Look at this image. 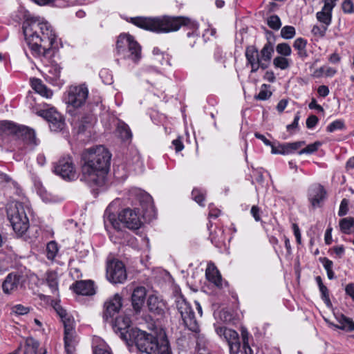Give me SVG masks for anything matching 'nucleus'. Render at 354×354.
Returning <instances> with one entry per match:
<instances>
[{"instance_id":"774afa93","label":"nucleus","mask_w":354,"mask_h":354,"mask_svg":"<svg viewBox=\"0 0 354 354\" xmlns=\"http://www.w3.org/2000/svg\"><path fill=\"white\" fill-rule=\"evenodd\" d=\"M346 293L354 301V284L348 283L345 288Z\"/></svg>"},{"instance_id":"5fc2aeb1","label":"nucleus","mask_w":354,"mask_h":354,"mask_svg":"<svg viewBox=\"0 0 354 354\" xmlns=\"http://www.w3.org/2000/svg\"><path fill=\"white\" fill-rule=\"evenodd\" d=\"M12 311L17 315H26L29 313V308L17 304L12 308Z\"/></svg>"},{"instance_id":"603ef678","label":"nucleus","mask_w":354,"mask_h":354,"mask_svg":"<svg viewBox=\"0 0 354 354\" xmlns=\"http://www.w3.org/2000/svg\"><path fill=\"white\" fill-rule=\"evenodd\" d=\"M192 195L194 200L197 203H198L201 205H203V202L205 200V197H204L203 194L200 192L199 190L196 189H194L192 192Z\"/></svg>"},{"instance_id":"393cba45","label":"nucleus","mask_w":354,"mask_h":354,"mask_svg":"<svg viewBox=\"0 0 354 354\" xmlns=\"http://www.w3.org/2000/svg\"><path fill=\"white\" fill-rule=\"evenodd\" d=\"M149 310L155 315H161L165 313V304L157 296L150 295L147 301Z\"/></svg>"},{"instance_id":"bb28decb","label":"nucleus","mask_w":354,"mask_h":354,"mask_svg":"<svg viewBox=\"0 0 354 354\" xmlns=\"http://www.w3.org/2000/svg\"><path fill=\"white\" fill-rule=\"evenodd\" d=\"M75 293L82 295H92L95 294L93 283L91 281H78L73 284Z\"/></svg>"},{"instance_id":"a18cd8bd","label":"nucleus","mask_w":354,"mask_h":354,"mask_svg":"<svg viewBox=\"0 0 354 354\" xmlns=\"http://www.w3.org/2000/svg\"><path fill=\"white\" fill-rule=\"evenodd\" d=\"M322 293V299L324 301L327 306H331V301L329 298L328 290L326 286H321L319 288Z\"/></svg>"},{"instance_id":"f3484780","label":"nucleus","mask_w":354,"mask_h":354,"mask_svg":"<svg viewBox=\"0 0 354 354\" xmlns=\"http://www.w3.org/2000/svg\"><path fill=\"white\" fill-rule=\"evenodd\" d=\"M118 220L126 227L133 230L139 229L142 225L138 213L130 208L121 211L118 214Z\"/></svg>"},{"instance_id":"58836bf2","label":"nucleus","mask_w":354,"mask_h":354,"mask_svg":"<svg viewBox=\"0 0 354 354\" xmlns=\"http://www.w3.org/2000/svg\"><path fill=\"white\" fill-rule=\"evenodd\" d=\"M118 131L119 136L123 140H129L132 136L131 130L126 124H122L119 125L118 127Z\"/></svg>"},{"instance_id":"052dcab7","label":"nucleus","mask_w":354,"mask_h":354,"mask_svg":"<svg viewBox=\"0 0 354 354\" xmlns=\"http://www.w3.org/2000/svg\"><path fill=\"white\" fill-rule=\"evenodd\" d=\"M172 145L174 146L176 152L182 151L184 148L183 142L180 138L174 140L172 141Z\"/></svg>"},{"instance_id":"680f3d73","label":"nucleus","mask_w":354,"mask_h":354,"mask_svg":"<svg viewBox=\"0 0 354 354\" xmlns=\"http://www.w3.org/2000/svg\"><path fill=\"white\" fill-rule=\"evenodd\" d=\"M251 214L256 221H259L261 220L260 217V209L256 206L253 205L251 208Z\"/></svg>"},{"instance_id":"b1692460","label":"nucleus","mask_w":354,"mask_h":354,"mask_svg":"<svg viewBox=\"0 0 354 354\" xmlns=\"http://www.w3.org/2000/svg\"><path fill=\"white\" fill-rule=\"evenodd\" d=\"M304 145V141H298L295 142L281 144L279 145L278 147L272 146V153L274 154L283 155L291 153Z\"/></svg>"},{"instance_id":"c756f323","label":"nucleus","mask_w":354,"mask_h":354,"mask_svg":"<svg viewBox=\"0 0 354 354\" xmlns=\"http://www.w3.org/2000/svg\"><path fill=\"white\" fill-rule=\"evenodd\" d=\"M48 287L51 289L52 293L59 296L57 275L55 272H50L46 278Z\"/></svg>"},{"instance_id":"1a4fd4ad","label":"nucleus","mask_w":354,"mask_h":354,"mask_svg":"<svg viewBox=\"0 0 354 354\" xmlns=\"http://www.w3.org/2000/svg\"><path fill=\"white\" fill-rule=\"evenodd\" d=\"M116 49L118 54L128 53L124 57L137 63L141 58V47L133 37L129 35H120L116 42Z\"/></svg>"},{"instance_id":"20e7f679","label":"nucleus","mask_w":354,"mask_h":354,"mask_svg":"<svg viewBox=\"0 0 354 354\" xmlns=\"http://www.w3.org/2000/svg\"><path fill=\"white\" fill-rule=\"evenodd\" d=\"M46 31L48 35V39L50 44V48H46V57H48V64H46V80L51 82L53 84H59L57 81L59 80L61 68L59 66L57 61L59 59L57 52L60 47H62V42L58 39L57 35L51 28V26L48 24L46 21Z\"/></svg>"},{"instance_id":"3c124183","label":"nucleus","mask_w":354,"mask_h":354,"mask_svg":"<svg viewBox=\"0 0 354 354\" xmlns=\"http://www.w3.org/2000/svg\"><path fill=\"white\" fill-rule=\"evenodd\" d=\"M342 10L345 13L354 12V3L351 0H345L342 3Z\"/></svg>"},{"instance_id":"f257e3e1","label":"nucleus","mask_w":354,"mask_h":354,"mask_svg":"<svg viewBox=\"0 0 354 354\" xmlns=\"http://www.w3.org/2000/svg\"><path fill=\"white\" fill-rule=\"evenodd\" d=\"M111 154L102 145L89 149L84 156L80 180L90 187H102L105 183Z\"/></svg>"},{"instance_id":"a211bd4d","label":"nucleus","mask_w":354,"mask_h":354,"mask_svg":"<svg viewBox=\"0 0 354 354\" xmlns=\"http://www.w3.org/2000/svg\"><path fill=\"white\" fill-rule=\"evenodd\" d=\"M122 307V297L119 294L114 295L108 299L104 304L103 318L105 321L112 319L118 313Z\"/></svg>"},{"instance_id":"4468645a","label":"nucleus","mask_w":354,"mask_h":354,"mask_svg":"<svg viewBox=\"0 0 354 354\" xmlns=\"http://www.w3.org/2000/svg\"><path fill=\"white\" fill-rule=\"evenodd\" d=\"M113 328L116 333H120V337L130 343L132 339L131 333L138 328H131V320L127 316H119L113 323Z\"/></svg>"},{"instance_id":"a878e982","label":"nucleus","mask_w":354,"mask_h":354,"mask_svg":"<svg viewBox=\"0 0 354 354\" xmlns=\"http://www.w3.org/2000/svg\"><path fill=\"white\" fill-rule=\"evenodd\" d=\"M335 6V3L326 2L322 11L318 12L316 15L317 20L322 23L324 24L323 26H326L327 28L331 23V12Z\"/></svg>"},{"instance_id":"13d9d810","label":"nucleus","mask_w":354,"mask_h":354,"mask_svg":"<svg viewBox=\"0 0 354 354\" xmlns=\"http://www.w3.org/2000/svg\"><path fill=\"white\" fill-rule=\"evenodd\" d=\"M319 261L323 264L326 271L333 270V263L326 257L319 258Z\"/></svg>"},{"instance_id":"79ce46f5","label":"nucleus","mask_w":354,"mask_h":354,"mask_svg":"<svg viewBox=\"0 0 354 354\" xmlns=\"http://www.w3.org/2000/svg\"><path fill=\"white\" fill-rule=\"evenodd\" d=\"M268 87H270L269 85L263 84L261 86V89L259 93L254 96V99L258 100H266L269 99L272 95V92L267 90Z\"/></svg>"},{"instance_id":"6ab92c4d","label":"nucleus","mask_w":354,"mask_h":354,"mask_svg":"<svg viewBox=\"0 0 354 354\" xmlns=\"http://www.w3.org/2000/svg\"><path fill=\"white\" fill-rule=\"evenodd\" d=\"M137 200L142 209L143 216L149 219L155 216V207L152 197L147 192L141 190L136 192Z\"/></svg>"},{"instance_id":"dca6fc26","label":"nucleus","mask_w":354,"mask_h":354,"mask_svg":"<svg viewBox=\"0 0 354 354\" xmlns=\"http://www.w3.org/2000/svg\"><path fill=\"white\" fill-rule=\"evenodd\" d=\"M46 104V121L51 131H61L65 127L63 116L53 107L47 108Z\"/></svg>"},{"instance_id":"37998d69","label":"nucleus","mask_w":354,"mask_h":354,"mask_svg":"<svg viewBox=\"0 0 354 354\" xmlns=\"http://www.w3.org/2000/svg\"><path fill=\"white\" fill-rule=\"evenodd\" d=\"M321 146L320 142H315L313 144L308 145L306 147L302 149L299 151V154L303 153H313L318 150V148Z\"/></svg>"},{"instance_id":"c85d7f7f","label":"nucleus","mask_w":354,"mask_h":354,"mask_svg":"<svg viewBox=\"0 0 354 354\" xmlns=\"http://www.w3.org/2000/svg\"><path fill=\"white\" fill-rule=\"evenodd\" d=\"M218 333L223 335L228 342V344L238 342L239 335L232 329L225 327L219 328L218 329Z\"/></svg>"},{"instance_id":"423d86ee","label":"nucleus","mask_w":354,"mask_h":354,"mask_svg":"<svg viewBox=\"0 0 354 354\" xmlns=\"http://www.w3.org/2000/svg\"><path fill=\"white\" fill-rule=\"evenodd\" d=\"M25 207L22 203L13 202L7 207V216L14 231L19 235H23L29 228V219Z\"/></svg>"},{"instance_id":"4d7b16f0","label":"nucleus","mask_w":354,"mask_h":354,"mask_svg":"<svg viewBox=\"0 0 354 354\" xmlns=\"http://www.w3.org/2000/svg\"><path fill=\"white\" fill-rule=\"evenodd\" d=\"M318 118L315 115H310L306 120V127L308 129L314 128L318 123Z\"/></svg>"},{"instance_id":"412c9836","label":"nucleus","mask_w":354,"mask_h":354,"mask_svg":"<svg viewBox=\"0 0 354 354\" xmlns=\"http://www.w3.org/2000/svg\"><path fill=\"white\" fill-rule=\"evenodd\" d=\"M326 192L322 185L315 184L308 189V199L313 207L319 206L320 203L325 198Z\"/></svg>"},{"instance_id":"39448f33","label":"nucleus","mask_w":354,"mask_h":354,"mask_svg":"<svg viewBox=\"0 0 354 354\" xmlns=\"http://www.w3.org/2000/svg\"><path fill=\"white\" fill-rule=\"evenodd\" d=\"M273 53L274 46L270 41H267L260 52L254 45L248 46L245 55L247 66L251 67V73H256L260 68L262 70L268 68Z\"/></svg>"},{"instance_id":"a19ab883","label":"nucleus","mask_w":354,"mask_h":354,"mask_svg":"<svg viewBox=\"0 0 354 354\" xmlns=\"http://www.w3.org/2000/svg\"><path fill=\"white\" fill-rule=\"evenodd\" d=\"M276 50L277 53L284 57L290 56L292 53L291 48L287 43H281L277 44Z\"/></svg>"},{"instance_id":"cd10ccee","label":"nucleus","mask_w":354,"mask_h":354,"mask_svg":"<svg viewBox=\"0 0 354 354\" xmlns=\"http://www.w3.org/2000/svg\"><path fill=\"white\" fill-rule=\"evenodd\" d=\"M206 277L216 286L222 287V277L218 269L214 265H209L206 269Z\"/></svg>"},{"instance_id":"9b49d317","label":"nucleus","mask_w":354,"mask_h":354,"mask_svg":"<svg viewBox=\"0 0 354 354\" xmlns=\"http://www.w3.org/2000/svg\"><path fill=\"white\" fill-rule=\"evenodd\" d=\"M27 276L14 272L8 274L2 283V289L6 294L23 293L26 289Z\"/></svg>"},{"instance_id":"864d4df0","label":"nucleus","mask_w":354,"mask_h":354,"mask_svg":"<svg viewBox=\"0 0 354 354\" xmlns=\"http://www.w3.org/2000/svg\"><path fill=\"white\" fill-rule=\"evenodd\" d=\"M95 354H112L111 348L106 345H100L95 347Z\"/></svg>"},{"instance_id":"72a5a7b5","label":"nucleus","mask_w":354,"mask_h":354,"mask_svg":"<svg viewBox=\"0 0 354 354\" xmlns=\"http://www.w3.org/2000/svg\"><path fill=\"white\" fill-rule=\"evenodd\" d=\"M39 343L32 337H28L26 340L24 354H37Z\"/></svg>"},{"instance_id":"9d476101","label":"nucleus","mask_w":354,"mask_h":354,"mask_svg":"<svg viewBox=\"0 0 354 354\" xmlns=\"http://www.w3.org/2000/svg\"><path fill=\"white\" fill-rule=\"evenodd\" d=\"M175 304L185 325L190 330L197 332L199 330L198 324L189 304L187 302L180 294L175 295Z\"/></svg>"},{"instance_id":"8fccbe9b","label":"nucleus","mask_w":354,"mask_h":354,"mask_svg":"<svg viewBox=\"0 0 354 354\" xmlns=\"http://www.w3.org/2000/svg\"><path fill=\"white\" fill-rule=\"evenodd\" d=\"M34 185L38 194L43 198L44 194V189L43 188V184L40 179H39L37 176L33 177Z\"/></svg>"},{"instance_id":"f03ea898","label":"nucleus","mask_w":354,"mask_h":354,"mask_svg":"<svg viewBox=\"0 0 354 354\" xmlns=\"http://www.w3.org/2000/svg\"><path fill=\"white\" fill-rule=\"evenodd\" d=\"M131 22L136 26L147 30L157 32H169L178 30L181 26H188L190 20L185 17L149 18L133 17Z\"/></svg>"},{"instance_id":"4c0bfd02","label":"nucleus","mask_w":354,"mask_h":354,"mask_svg":"<svg viewBox=\"0 0 354 354\" xmlns=\"http://www.w3.org/2000/svg\"><path fill=\"white\" fill-rule=\"evenodd\" d=\"M267 24L270 28L274 30H278L281 26V19L279 16L276 15H272L268 18Z\"/></svg>"},{"instance_id":"ddd939ff","label":"nucleus","mask_w":354,"mask_h":354,"mask_svg":"<svg viewBox=\"0 0 354 354\" xmlns=\"http://www.w3.org/2000/svg\"><path fill=\"white\" fill-rule=\"evenodd\" d=\"M106 277L113 283H122L127 279V272L123 263L118 260H113L106 266Z\"/></svg>"},{"instance_id":"0eeeda50","label":"nucleus","mask_w":354,"mask_h":354,"mask_svg":"<svg viewBox=\"0 0 354 354\" xmlns=\"http://www.w3.org/2000/svg\"><path fill=\"white\" fill-rule=\"evenodd\" d=\"M42 24L37 19H27L23 24V30L25 38L32 51L37 56H39L42 48V38L39 35L38 30L43 34Z\"/></svg>"},{"instance_id":"c9c22d12","label":"nucleus","mask_w":354,"mask_h":354,"mask_svg":"<svg viewBox=\"0 0 354 354\" xmlns=\"http://www.w3.org/2000/svg\"><path fill=\"white\" fill-rule=\"evenodd\" d=\"M274 67L281 70H286L290 66V60L284 56H277L273 59Z\"/></svg>"},{"instance_id":"0e129e2a","label":"nucleus","mask_w":354,"mask_h":354,"mask_svg":"<svg viewBox=\"0 0 354 354\" xmlns=\"http://www.w3.org/2000/svg\"><path fill=\"white\" fill-rule=\"evenodd\" d=\"M317 93L322 97H326L329 94V89L328 86L325 85L319 86L317 89Z\"/></svg>"},{"instance_id":"6e6552de","label":"nucleus","mask_w":354,"mask_h":354,"mask_svg":"<svg viewBox=\"0 0 354 354\" xmlns=\"http://www.w3.org/2000/svg\"><path fill=\"white\" fill-rule=\"evenodd\" d=\"M0 133L12 134L17 140H21L24 145H36L33 129L24 125H17L10 121H2L0 122Z\"/></svg>"},{"instance_id":"09e8293b","label":"nucleus","mask_w":354,"mask_h":354,"mask_svg":"<svg viewBox=\"0 0 354 354\" xmlns=\"http://www.w3.org/2000/svg\"><path fill=\"white\" fill-rule=\"evenodd\" d=\"M327 28H328L324 26H322V27L319 26H314L312 29V33L315 36L323 37L326 34Z\"/></svg>"},{"instance_id":"c03bdc74","label":"nucleus","mask_w":354,"mask_h":354,"mask_svg":"<svg viewBox=\"0 0 354 354\" xmlns=\"http://www.w3.org/2000/svg\"><path fill=\"white\" fill-rule=\"evenodd\" d=\"M344 122L342 121V120H335L334 122H333L332 123H330L328 127H327V131L328 132H333L335 130H338V129H344Z\"/></svg>"},{"instance_id":"e2e57ef3","label":"nucleus","mask_w":354,"mask_h":354,"mask_svg":"<svg viewBox=\"0 0 354 354\" xmlns=\"http://www.w3.org/2000/svg\"><path fill=\"white\" fill-rule=\"evenodd\" d=\"M108 220L115 229H120V223L116 220L115 216L114 214H109L108 216Z\"/></svg>"},{"instance_id":"de8ad7c7","label":"nucleus","mask_w":354,"mask_h":354,"mask_svg":"<svg viewBox=\"0 0 354 354\" xmlns=\"http://www.w3.org/2000/svg\"><path fill=\"white\" fill-rule=\"evenodd\" d=\"M242 339H243V349L244 351V354H253V351L249 346L248 334L243 333H242Z\"/></svg>"},{"instance_id":"f704fd0d","label":"nucleus","mask_w":354,"mask_h":354,"mask_svg":"<svg viewBox=\"0 0 354 354\" xmlns=\"http://www.w3.org/2000/svg\"><path fill=\"white\" fill-rule=\"evenodd\" d=\"M46 252L47 258L49 260H53L59 252V246L55 241H51L46 245Z\"/></svg>"},{"instance_id":"7ed1b4c3","label":"nucleus","mask_w":354,"mask_h":354,"mask_svg":"<svg viewBox=\"0 0 354 354\" xmlns=\"http://www.w3.org/2000/svg\"><path fill=\"white\" fill-rule=\"evenodd\" d=\"M130 343L135 344L137 348L147 354H172L167 338L165 336L160 339L146 331L134 330Z\"/></svg>"},{"instance_id":"4be33fe9","label":"nucleus","mask_w":354,"mask_h":354,"mask_svg":"<svg viewBox=\"0 0 354 354\" xmlns=\"http://www.w3.org/2000/svg\"><path fill=\"white\" fill-rule=\"evenodd\" d=\"M147 290L143 286H138L133 290L131 295V304L136 313H139L145 304Z\"/></svg>"},{"instance_id":"f8f14e48","label":"nucleus","mask_w":354,"mask_h":354,"mask_svg":"<svg viewBox=\"0 0 354 354\" xmlns=\"http://www.w3.org/2000/svg\"><path fill=\"white\" fill-rule=\"evenodd\" d=\"M54 172L65 180H73L77 178L75 165L70 156L60 158L54 167Z\"/></svg>"},{"instance_id":"bf43d9fd","label":"nucleus","mask_w":354,"mask_h":354,"mask_svg":"<svg viewBox=\"0 0 354 354\" xmlns=\"http://www.w3.org/2000/svg\"><path fill=\"white\" fill-rule=\"evenodd\" d=\"M300 119L299 112H297L294 118V120L292 124L287 125L286 129L288 131L291 129H297L299 124V120Z\"/></svg>"},{"instance_id":"aec40b11","label":"nucleus","mask_w":354,"mask_h":354,"mask_svg":"<svg viewBox=\"0 0 354 354\" xmlns=\"http://www.w3.org/2000/svg\"><path fill=\"white\" fill-rule=\"evenodd\" d=\"M64 347L67 354H74L75 351L76 339L75 336L74 326L68 320L64 327Z\"/></svg>"},{"instance_id":"6e6d98bb","label":"nucleus","mask_w":354,"mask_h":354,"mask_svg":"<svg viewBox=\"0 0 354 354\" xmlns=\"http://www.w3.org/2000/svg\"><path fill=\"white\" fill-rule=\"evenodd\" d=\"M46 6L50 5L55 7H65L68 6V4L64 0H45Z\"/></svg>"},{"instance_id":"49530a36","label":"nucleus","mask_w":354,"mask_h":354,"mask_svg":"<svg viewBox=\"0 0 354 354\" xmlns=\"http://www.w3.org/2000/svg\"><path fill=\"white\" fill-rule=\"evenodd\" d=\"M348 203H349V201L348 199H346V198L342 199V201H341V203L339 205V209L338 212V215L339 216H343L348 213Z\"/></svg>"},{"instance_id":"ea45409f","label":"nucleus","mask_w":354,"mask_h":354,"mask_svg":"<svg viewBox=\"0 0 354 354\" xmlns=\"http://www.w3.org/2000/svg\"><path fill=\"white\" fill-rule=\"evenodd\" d=\"M295 28L292 26H286L281 30V36L285 39H290L295 36Z\"/></svg>"},{"instance_id":"5701e85b","label":"nucleus","mask_w":354,"mask_h":354,"mask_svg":"<svg viewBox=\"0 0 354 354\" xmlns=\"http://www.w3.org/2000/svg\"><path fill=\"white\" fill-rule=\"evenodd\" d=\"M46 300L48 303L50 302V304L53 309L56 312V313L59 315L60 319H62V322H63L64 327H65V324L66 323V321L69 320L71 322V324H73L74 321L73 319L68 315L66 313V310L62 308V306L60 305V300L55 299H53L51 298V296L48 295L46 296Z\"/></svg>"},{"instance_id":"2f4dec72","label":"nucleus","mask_w":354,"mask_h":354,"mask_svg":"<svg viewBox=\"0 0 354 354\" xmlns=\"http://www.w3.org/2000/svg\"><path fill=\"white\" fill-rule=\"evenodd\" d=\"M337 321L339 324L337 327L339 329L352 331L354 330V322L348 317H346L344 315H339L337 317Z\"/></svg>"},{"instance_id":"2eb2a0df","label":"nucleus","mask_w":354,"mask_h":354,"mask_svg":"<svg viewBox=\"0 0 354 354\" xmlns=\"http://www.w3.org/2000/svg\"><path fill=\"white\" fill-rule=\"evenodd\" d=\"M88 93L87 88L83 86H71L65 99L66 103L74 108L80 107L86 102Z\"/></svg>"},{"instance_id":"69168bd1","label":"nucleus","mask_w":354,"mask_h":354,"mask_svg":"<svg viewBox=\"0 0 354 354\" xmlns=\"http://www.w3.org/2000/svg\"><path fill=\"white\" fill-rule=\"evenodd\" d=\"M254 136H255L257 138H258V139L261 140V141H262V142H263L266 145H267V146H270L271 147H272V146H274V145L271 143V142H270L269 140H268V139L265 137V136H263V135H262V134H261V133H258V132H256V133H254Z\"/></svg>"},{"instance_id":"473e14b6","label":"nucleus","mask_w":354,"mask_h":354,"mask_svg":"<svg viewBox=\"0 0 354 354\" xmlns=\"http://www.w3.org/2000/svg\"><path fill=\"white\" fill-rule=\"evenodd\" d=\"M306 40L301 37L296 39L293 44V47L298 51L299 57L302 59H304L308 56V53L306 50Z\"/></svg>"},{"instance_id":"7c9ffc66","label":"nucleus","mask_w":354,"mask_h":354,"mask_svg":"<svg viewBox=\"0 0 354 354\" xmlns=\"http://www.w3.org/2000/svg\"><path fill=\"white\" fill-rule=\"evenodd\" d=\"M339 227L344 234H351L354 231V218L347 217L339 221Z\"/></svg>"},{"instance_id":"e433bc0d","label":"nucleus","mask_w":354,"mask_h":354,"mask_svg":"<svg viewBox=\"0 0 354 354\" xmlns=\"http://www.w3.org/2000/svg\"><path fill=\"white\" fill-rule=\"evenodd\" d=\"M30 83L32 88L38 93L41 97L44 96V85L42 81L38 78H31Z\"/></svg>"},{"instance_id":"338daca9","label":"nucleus","mask_w":354,"mask_h":354,"mask_svg":"<svg viewBox=\"0 0 354 354\" xmlns=\"http://www.w3.org/2000/svg\"><path fill=\"white\" fill-rule=\"evenodd\" d=\"M229 346H230L231 354H237L238 353V351L240 349V346H241L239 342L230 343V344H229Z\"/></svg>"}]
</instances>
